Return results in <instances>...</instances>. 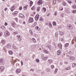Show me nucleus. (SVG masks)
<instances>
[{
  "mask_svg": "<svg viewBox=\"0 0 76 76\" xmlns=\"http://www.w3.org/2000/svg\"><path fill=\"white\" fill-rule=\"evenodd\" d=\"M69 43H67L65 44L64 45L65 47H67L69 46Z\"/></svg>",
  "mask_w": 76,
  "mask_h": 76,
  "instance_id": "obj_27",
  "label": "nucleus"
},
{
  "mask_svg": "<svg viewBox=\"0 0 76 76\" xmlns=\"http://www.w3.org/2000/svg\"><path fill=\"white\" fill-rule=\"evenodd\" d=\"M48 62L49 64H51V63H53V60L51 59H49L48 60Z\"/></svg>",
  "mask_w": 76,
  "mask_h": 76,
  "instance_id": "obj_14",
  "label": "nucleus"
},
{
  "mask_svg": "<svg viewBox=\"0 0 76 76\" xmlns=\"http://www.w3.org/2000/svg\"><path fill=\"white\" fill-rule=\"evenodd\" d=\"M61 17H63L64 16V15H63V14H61Z\"/></svg>",
  "mask_w": 76,
  "mask_h": 76,
  "instance_id": "obj_60",
  "label": "nucleus"
},
{
  "mask_svg": "<svg viewBox=\"0 0 76 76\" xmlns=\"http://www.w3.org/2000/svg\"><path fill=\"white\" fill-rule=\"evenodd\" d=\"M7 10V7H6L4 9V11H5L6 12V10Z\"/></svg>",
  "mask_w": 76,
  "mask_h": 76,
  "instance_id": "obj_56",
  "label": "nucleus"
},
{
  "mask_svg": "<svg viewBox=\"0 0 76 76\" xmlns=\"http://www.w3.org/2000/svg\"><path fill=\"white\" fill-rule=\"evenodd\" d=\"M72 13H76V10H73L72 12Z\"/></svg>",
  "mask_w": 76,
  "mask_h": 76,
  "instance_id": "obj_54",
  "label": "nucleus"
},
{
  "mask_svg": "<svg viewBox=\"0 0 76 76\" xmlns=\"http://www.w3.org/2000/svg\"><path fill=\"white\" fill-rule=\"evenodd\" d=\"M43 11H44V12H45V11H46V8H43Z\"/></svg>",
  "mask_w": 76,
  "mask_h": 76,
  "instance_id": "obj_39",
  "label": "nucleus"
},
{
  "mask_svg": "<svg viewBox=\"0 0 76 76\" xmlns=\"http://www.w3.org/2000/svg\"><path fill=\"white\" fill-rule=\"evenodd\" d=\"M35 29H37V31H40V28H39L38 26H36Z\"/></svg>",
  "mask_w": 76,
  "mask_h": 76,
  "instance_id": "obj_24",
  "label": "nucleus"
},
{
  "mask_svg": "<svg viewBox=\"0 0 76 76\" xmlns=\"http://www.w3.org/2000/svg\"><path fill=\"white\" fill-rule=\"evenodd\" d=\"M10 34L9 32H8L7 31H6L4 34V35L6 37H7V36H9V35H10Z\"/></svg>",
  "mask_w": 76,
  "mask_h": 76,
  "instance_id": "obj_1",
  "label": "nucleus"
},
{
  "mask_svg": "<svg viewBox=\"0 0 76 76\" xmlns=\"http://www.w3.org/2000/svg\"><path fill=\"white\" fill-rule=\"evenodd\" d=\"M13 47L14 50H18V48L16 47V46L15 45H13Z\"/></svg>",
  "mask_w": 76,
  "mask_h": 76,
  "instance_id": "obj_15",
  "label": "nucleus"
},
{
  "mask_svg": "<svg viewBox=\"0 0 76 76\" xmlns=\"http://www.w3.org/2000/svg\"><path fill=\"white\" fill-rule=\"evenodd\" d=\"M32 40L34 42H36V40H35V39L34 38H32Z\"/></svg>",
  "mask_w": 76,
  "mask_h": 76,
  "instance_id": "obj_43",
  "label": "nucleus"
},
{
  "mask_svg": "<svg viewBox=\"0 0 76 76\" xmlns=\"http://www.w3.org/2000/svg\"><path fill=\"white\" fill-rule=\"evenodd\" d=\"M73 1V2L75 3H76V0H72Z\"/></svg>",
  "mask_w": 76,
  "mask_h": 76,
  "instance_id": "obj_59",
  "label": "nucleus"
},
{
  "mask_svg": "<svg viewBox=\"0 0 76 76\" xmlns=\"http://www.w3.org/2000/svg\"><path fill=\"white\" fill-rule=\"evenodd\" d=\"M44 52L45 53H48V51L47 50H44Z\"/></svg>",
  "mask_w": 76,
  "mask_h": 76,
  "instance_id": "obj_46",
  "label": "nucleus"
},
{
  "mask_svg": "<svg viewBox=\"0 0 76 76\" xmlns=\"http://www.w3.org/2000/svg\"><path fill=\"white\" fill-rule=\"evenodd\" d=\"M58 46L59 47V48H61V49H62V45L61 44H59L58 45Z\"/></svg>",
  "mask_w": 76,
  "mask_h": 76,
  "instance_id": "obj_32",
  "label": "nucleus"
},
{
  "mask_svg": "<svg viewBox=\"0 0 76 76\" xmlns=\"http://www.w3.org/2000/svg\"><path fill=\"white\" fill-rule=\"evenodd\" d=\"M53 25L56 26V23L54 21L53 22Z\"/></svg>",
  "mask_w": 76,
  "mask_h": 76,
  "instance_id": "obj_42",
  "label": "nucleus"
},
{
  "mask_svg": "<svg viewBox=\"0 0 76 76\" xmlns=\"http://www.w3.org/2000/svg\"><path fill=\"white\" fill-rule=\"evenodd\" d=\"M57 54L59 56H60L61 54V51L60 50H59L57 51Z\"/></svg>",
  "mask_w": 76,
  "mask_h": 76,
  "instance_id": "obj_12",
  "label": "nucleus"
},
{
  "mask_svg": "<svg viewBox=\"0 0 76 76\" xmlns=\"http://www.w3.org/2000/svg\"><path fill=\"white\" fill-rule=\"evenodd\" d=\"M35 6H33L32 8H31V10H35Z\"/></svg>",
  "mask_w": 76,
  "mask_h": 76,
  "instance_id": "obj_33",
  "label": "nucleus"
},
{
  "mask_svg": "<svg viewBox=\"0 0 76 76\" xmlns=\"http://www.w3.org/2000/svg\"><path fill=\"white\" fill-rule=\"evenodd\" d=\"M39 20L40 21H42L43 20V19L42 18V17H40V18L39 19Z\"/></svg>",
  "mask_w": 76,
  "mask_h": 76,
  "instance_id": "obj_35",
  "label": "nucleus"
},
{
  "mask_svg": "<svg viewBox=\"0 0 76 76\" xmlns=\"http://www.w3.org/2000/svg\"><path fill=\"white\" fill-rule=\"evenodd\" d=\"M34 22L33 18H32L30 17L28 20L29 23H31V22Z\"/></svg>",
  "mask_w": 76,
  "mask_h": 76,
  "instance_id": "obj_4",
  "label": "nucleus"
},
{
  "mask_svg": "<svg viewBox=\"0 0 76 76\" xmlns=\"http://www.w3.org/2000/svg\"><path fill=\"white\" fill-rule=\"evenodd\" d=\"M7 48H8V49H10L11 48V45L10 44H8L7 45Z\"/></svg>",
  "mask_w": 76,
  "mask_h": 76,
  "instance_id": "obj_7",
  "label": "nucleus"
},
{
  "mask_svg": "<svg viewBox=\"0 0 76 76\" xmlns=\"http://www.w3.org/2000/svg\"><path fill=\"white\" fill-rule=\"evenodd\" d=\"M46 71H47V72H50V68H47L46 69Z\"/></svg>",
  "mask_w": 76,
  "mask_h": 76,
  "instance_id": "obj_30",
  "label": "nucleus"
},
{
  "mask_svg": "<svg viewBox=\"0 0 76 76\" xmlns=\"http://www.w3.org/2000/svg\"><path fill=\"white\" fill-rule=\"evenodd\" d=\"M48 25H49V26H50V27H51H51H52V25H51V23L50 22L49 23Z\"/></svg>",
  "mask_w": 76,
  "mask_h": 76,
  "instance_id": "obj_38",
  "label": "nucleus"
},
{
  "mask_svg": "<svg viewBox=\"0 0 76 76\" xmlns=\"http://www.w3.org/2000/svg\"><path fill=\"white\" fill-rule=\"evenodd\" d=\"M47 47H48V48L51 50V46L50 45H48Z\"/></svg>",
  "mask_w": 76,
  "mask_h": 76,
  "instance_id": "obj_18",
  "label": "nucleus"
},
{
  "mask_svg": "<svg viewBox=\"0 0 76 76\" xmlns=\"http://www.w3.org/2000/svg\"><path fill=\"white\" fill-rule=\"evenodd\" d=\"M59 32L60 35H63L64 34V32H62V31H59Z\"/></svg>",
  "mask_w": 76,
  "mask_h": 76,
  "instance_id": "obj_26",
  "label": "nucleus"
},
{
  "mask_svg": "<svg viewBox=\"0 0 76 76\" xmlns=\"http://www.w3.org/2000/svg\"><path fill=\"white\" fill-rule=\"evenodd\" d=\"M1 28L3 30H5L6 29V27L4 26H2L1 27Z\"/></svg>",
  "mask_w": 76,
  "mask_h": 76,
  "instance_id": "obj_17",
  "label": "nucleus"
},
{
  "mask_svg": "<svg viewBox=\"0 0 76 76\" xmlns=\"http://www.w3.org/2000/svg\"><path fill=\"white\" fill-rule=\"evenodd\" d=\"M15 22H14V21H12L11 23V26H13V27L14 28H15Z\"/></svg>",
  "mask_w": 76,
  "mask_h": 76,
  "instance_id": "obj_8",
  "label": "nucleus"
},
{
  "mask_svg": "<svg viewBox=\"0 0 76 76\" xmlns=\"http://www.w3.org/2000/svg\"><path fill=\"white\" fill-rule=\"evenodd\" d=\"M55 37H58V33L56 32V33L55 34Z\"/></svg>",
  "mask_w": 76,
  "mask_h": 76,
  "instance_id": "obj_41",
  "label": "nucleus"
},
{
  "mask_svg": "<svg viewBox=\"0 0 76 76\" xmlns=\"http://www.w3.org/2000/svg\"><path fill=\"white\" fill-rule=\"evenodd\" d=\"M20 72V69H17L16 72L17 73H19Z\"/></svg>",
  "mask_w": 76,
  "mask_h": 76,
  "instance_id": "obj_19",
  "label": "nucleus"
},
{
  "mask_svg": "<svg viewBox=\"0 0 76 76\" xmlns=\"http://www.w3.org/2000/svg\"><path fill=\"white\" fill-rule=\"evenodd\" d=\"M39 15L38 14H37L36 15L35 17L36 20H38L39 19Z\"/></svg>",
  "mask_w": 76,
  "mask_h": 76,
  "instance_id": "obj_3",
  "label": "nucleus"
},
{
  "mask_svg": "<svg viewBox=\"0 0 76 76\" xmlns=\"http://www.w3.org/2000/svg\"><path fill=\"white\" fill-rule=\"evenodd\" d=\"M43 3L42 1V0H39L38 2L37 3L38 4L40 5V4H42Z\"/></svg>",
  "mask_w": 76,
  "mask_h": 76,
  "instance_id": "obj_6",
  "label": "nucleus"
},
{
  "mask_svg": "<svg viewBox=\"0 0 76 76\" xmlns=\"http://www.w3.org/2000/svg\"><path fill=\"white\" fill-rule=\"evenodd\" d=\"M22 9V6L20 7L19 8L20 10H21Z\"/></svg>",
  "mask_w": 76,
  "mask_h": 76,
  "instance_id": "obj_48",
  "label": "nucleus"
},
{
  "mask_svg": "<svg viewBox=\"0 0 76 76\" xmlns=\"http://www.w3.org/2000/svg\"><path fill=\"white\" fill-rule=\"evenodd\" d=\"M67 27L68 28H69L70 29H73V26L71 24H68Z\"/></svg>",
  "mask_w": 76,
  "mask_h": 76,
  "instance_id": "obj_2",
  "label": "nucleus"
},
{
  "mask_svg": "<svg viewBox=\"0 0 76 76\" xmlns=\"http://www.w3.org/2000/svg\"><path fill=\"white\" fill-rule=\"evenodd\" d=\"M3 62V58L0 59V63H2Z\"/></svg>",
  "mask_w": 76,
  "mask_h": 76,
  "instance_id": "obj_31",
  "label": "nucleus"
},
{
  "mask_svg": "<svg viewBox=\"0 0 76 76\" xmlns=\"http://www.w3.org/2000/svg\"><path fill=\"white\" fill-rule=\"evenodd\" d=\"M5 26H7V23L5 22L4 24Z\"/></svg>",
  "mask_w": 76,
  "mask_h": 76,
  "instance_id": "obj_57",
  "label": "nucleus"
},
{
  "mask_svg": "<svg viewBox=\"0 0 76 76\" xmlns=\"http://www.w3.org/2000/svg\"><path fill=\"white\" fill-rule=\"evenodd\" d=\"M56 0H53V4H56Z\"/></svg>",
  "mask_w": 76,
  "mask_h": 76,
  "instance_id": "obj_45",
  "label": "nucleus"
},
{
  "mask_svg": "<svg viewBox=\"0 0 76 76\" xmlns=\"http://www.w3.org/2000/svg\"><path fill=\"white\" fill-rule=\"evenodd\" d=\"M10 10L12 12H13V11L15 10V6H13L11 7Z\"/></svg>",
  "mask_w": 76,
  "mask_h": 76,
  "instance_id": "obj_11",
  "label": "nucleus"
},
{
  "mask_svg": "<svg viewBox=\"0 0 76 76\" xmlns=\"http://www.w3.org/2000/svg\"><path fill=\"white\" fill-rule=\"evenodd\" d=\"M30 6H31L32 4H33V2L32 1H31L30 2Z\"/></svg>",
  "mask_w": 76,
  "mask_h": 76,
  "instance_id": "obj_36",
  "label": "nucleus"
},
{
  "mask_svg": "<svg viewBox=\"0 0 76 76\" xmlns=\"http://www.w3.org/2000/svg\"><path fill=\"white\" fill-rule=\"evenodd\" d=\"M47 57H44L43 58V60H47Z\"/></svg>",
  "mask_w": 76,
  "mask_h": 76,
  "instance_id": "obj_51",
  "label": "nucleus"
},
{
  "mask_svg": "<svg viewBox=\"0 0 76 76\" xmlns=\"http://www.w3.org/2000/svg\"><path fill=\"white\" fill-rule=\"evenodd\" d=\"M51 69H54V66L53 65H52L51 66Z\"/></svg>",
  "mask_w": 76,
  "mask_h": 76,
  "instance_id": "obj_47",
  "label": "nucleus"
},
{
  "mask_svg": "<svg viewBox=\"0 0 76 76\" xmlns=\"http://www.w3.org/2000/svg\"><path fill=\"white\" fill-rule=\"evenodd\" d=\"M70 59H71L72 60H75V57H70L69 58Z\"/></svg>",
  "mask_w": 76,
  "mask_h": 76,
  "instance_id": "obj_25",
  "label": "nucleus"
},
{
  "mask_svg": "<svg viewBox=\"0 0 76 76\" xmlns=\"http://www.w3.org/2000/svg\"><path fill=\"white\" fill-rule=\"evenodd\" d=\"M2 35V32H0V37H1Z\"/></svg>",
  "mask_w": 76,
  "mask_h": 76,
  "instance_id": "obj_61",
  "label": "nucleus"
},
{
  "mask_svg": "<svg viewBox=\"0 0 76 76\" xmlns=\"http://www.w3.org/2000/svg\"><path fill=\"white\" fill-rule=\"evenodd\" d=\"M1 42L2 44H5V41H4V40H1Z\"/></svg>",
  "mask_w": 76,
  "mask_h": 76,
  "instance_id": "obj_28",
  "label": "nucleus"
},
{
  "mask_svg": "<svg viewBox=\"0 0 76 76\" xmlns=\"http://www.w3.org/2000/svg\"><path fill=\"white\" fill-rule=\"evenodd\" d=\"M19 17H20V18H25V16L22 14H19Z\"/></svg>",
  "mask_w": 76,
  "mask_h": 76,
  "instance_id": "obj_5",
  "label": "nucleus"
},
{
  "mask_svg": "<svg viewBox=\"0 0 76 76\" xmlns=\"http://www.w3.org/2000/svg\"><path fill=\"white\" fill-rule=\"evenodd\" d=\"M18 19L17 18H15V20L16 22H18Z\"/></svg>",
  "mask_w": 76,
  "mask_h": 76,
  "instance_id": "obj_58",
  "label": "nucleus"
},
{
  "mask_svg": "<svg viewBox=\"0 0 76 76\" xmlns=\"http://www.w3.org/2000/svg\"><path fill=\"white\" fill-rule=\"evenodd\" d=\"M18 34V31H15L13 33V35H17Z\"/></svg>",
  "mask_w": 76,
  "mask_h": 76,
  "instance_id": "obj_29",
  "label": "nucleus"
},
{
  "mask_svg": "<svg viewBox=\"0 0 76 76\" xmlns=\"http://www.w3.org/2000/svg\"><path fill=\"white\" fill-rule=\"evenodd\" d=\"M18 14V12L17 11H15L14 12H13L12 13V14L13 15H14L15 16V15H16L17 14Z\"/></svg>",
  "mask_w": 76,
  "mask_h": 76,
  "instance_id": "obj_20",
  "label": "nucleus"
},
{
  "mask_svg": "<svg viewBox=\"0 0 76 76\" xmlns=\"http://www.w3.org/2000/svg\"><path fill=\"white\" fill-rule=\"evenodd\" d=\"M68 3H69V4H70V3H72V2L71 1H68Z\"/></svg>",
  "mask_w": 76,
  "mask_h": 76,
  "instance_id": "obj_55",
  "label": "nucleus"
},
{
  "mask_svg": "<svg viewBox=\"0 0 76 76\" xmlns=\"http://www.w3.org/2000/svg\"><path fill=\"white\" fill-rule=\"evenodd\" d=\"M28 6V5H27L26 6H25L23 7V9L24 10H26L27 9V7Z\"/></svg>",
  "mask_w": 76,
  "mask_h": 76,
  "instance_id": "obj_23",
  "label": "nucleus"
},
{
  "mask_svg": "<svg viewBox=\"0 0 76 76\" xmlns=\"http://www.w3.org/2000/svg\"><path fill=\"white\" fill-rule=\"evenodd\" d=\"M30 71H32V72H34V69H31L30 70Z\"/></svg>",
  "mask_w": 76,
  "mask_h": 76,
  "instance_id": "obj_64",
  "label": "nucleus"
},
{
  "mask_svg": "<svg viewBox=\"0 0 76 76\" xmlns=\"http://www.w3.org/2000/svg\"><path fill=\"white\" fill-rule=\"evenodd\" d=\"M71 69L70 66H68L66 67V68L64 69L65 70H69Z\"/></svg>",
  "mask_w": 76,
  "mask_h": 76,
  "instance_id": "obj_10",
  "label": "nucleus"
},
{
  "mask_svg": "<svg viewBox=\"0 0 76 76\" xmlns=\"http://www.w3.org/2000/svg\"><path fill=\"white\" fill-rule=\"evenodd\" d=\"M62 4L63 6H65L66 5V3L65 2H63Z\"/></svg>",
  "mask_w": 76,
  "mask_h": 76,
  "instance_id": "obj_34",
  "label": "nucleus"
},
{
  "mask_svg": "<svg viewBox=\"0 0 76 76\" xmlns=\"http://www.w3.org/2000/svg\"><path fill=\"white\" fill-rule=\"evenodd\" d=\"M21 65L22 66H23V61H21Z\"/></svg>",
  "mask_w": 76,
  "mask_h": 76,
  "instance_id": "obj_53",
  "label": "nucleus"
},
{
  "mask_svg": "<svg viewBox=\"0 0 76 76\" xmlns=\"http://www.w3.org/2000/svg\"><path fill=\"white\" fill-rule=\"evenodd\" d=\"M17 38H18V40H19V41H21L22 40V39L20 38L19 35H17Z\"/></svg>",
  "mask_w": 76,
  "mask_h": 76,
  "instance_id": "obj_9",
  "label": "nucleus"
},
{
  "mask_svg": "<svg viewBox=\"0 0 76 76\" xmlns=\"http://www.w3.org/2000/svg\"><path fill=\"white\" fill-rule=\"evenodd\" d=\"M40 9H41V7H37V12H39V10H40Z\"/></svg>",
  "mask_w": 76,
  "mask_h": 76,
  "instance_id": "obj_37",
  "label": "nucleus"
},
{
  "mask_svg": "<svg viewBox=\"0 0 76 76\" xmlns=\"http://www.w3.org/2000/svg\"><path fill=\"white\" fill-rule=\"evenodd\" d=\"M36 61L37 63H38V62H39V59H36Z\"/></svg>",
  "mask_w": 76,
  "mask_h": 76,
  "instance_id": "obj_50",
  "label": "nucleus"
},
{
  "mask_svg": "<svg viewBox=\"0 0 76 76\" xmlns=\"http://www.w3.org/2000/svg\"><path fill=\"white\" fill-rule=\"evenodd\" d=\"M9 53L10 55H12L13 54V51L10 50L9 51Z\"/></svg>",
  "mask_w": 76,
  "mask_h": 76,
  "instance_id": "obj_16",
  "label": "nucleus"
},
{
  "mask_svg": "<svg viewBox=\"0 0 76 76\" xmlns=\"http://www.w3.org/2000/svg\"><path fill=\"white\" fill-rule=\"evenodd\" d=\"M58 71V69L56 68L54 72V74H56Z\"/></svg>",
  "mask_w": 76,
  "mask_h": 76,
  "instance_id": "obj_22",
  "label": "nucleus"
},
{
  "mask_svg": "<svg viewBox=\"0 0 76 76\" xmlns=\"http://www.w3.org/2000/svg\"><path fill=\"white\" fill-rule=\"evenodd\" d=\"M30 32L31 35H33V33L32 32V31L31 30H30Z\"/></svg>",
  "mask_w": 76,
  "mask_h": 76,
  "instance_id": "obj_40",
  "label": "nucleus"
},
{
  "mask_svg": "<svg viewBox=\"0 0 76 76\" xmlns=\"http://www.w3.org/2000/svg\"><path fill=\"white\" fill-rule=\"evenodd\" d=\"M9 29L10 30V31H12L13 30V29L12 28H9Z\"/></svg>",
  "mask_w": 76,
  "mask_h": 76,
  "instance_id": "obj_52",
  "label": "nucleus"
},
{
  "mask_svg": "<svg viewBox=\"0 0 76 76\" xmlns=\"http://www.w3.org/2000/svg\"><path fill=\"white\" fill-rule=\"evenodd\" d=\"M76 66V64H72V67H75Z\"/></svg>",
  "mask_w": 76,
  "mask_h": 76,
  "instance_id": "obj_44",
  "label": "nucleus"
},
{
  "mask_svg": "<svg viewBox=\"0 0 76 76\" xmlns=\"http://www.w3.org/2000/svg\"><path fill=\"white\" fill-rule=\"evenodd\" d=\"M37 22H35L31 26L32 27H34L37 25Z\"/></svg>",
  "mask_w": 76,
  "mask_h": 76,
  "instance_id": "obj_13",
  "label": "nucleus"
},
{
  "mask_svg": "<svg viewBox=\"0 0 76 76\" xmlns=\"http://www.w3.org/2000/svg\"><path fill=\"white\" fill-rule=\"evenodd\" d=\"M54 15L55 16H56L57 15V12H55V13L54 14Z\"/></svg>",
  "mask_w": 76,
  "mask_h": 76,
  "instance_id": "obj_62",
  "label": "nucleus"
},
{
  "mask_svg": "<svg viewBox=\"0 0 76 76\" xmlns=\"http://www.w3.org/2000/svg\"><path fill=\"white\" fill-rule=\"evenodd\" d=\"M0 70L1 72H3L4 70V67L2 66H1L0 68Z\"/></svg>",
  "mask_w": 76,
  "mask_h": 76,
  "instance_id": "obj_21",
  "label": "nucleus"
},
{
  "mask_svg": "<svg viewBox=\"0 0 76 76\" xmlns=\"http://www.w3.org/2000/svg\"><path fill=\"white\" fill-rule=\"evenodd\" d=\"M73 9H76V6L75 5H73Z\"/></svg>",
  "mask_w": 76,
  "mask_h": 76,
  "instance_id": "obj_49",
  "label": "nucleus"
},
{
  "mask_svg": "<svg viewBox=\"0 0 76 76\" xmlns=\"http://www.w3.org/2000/svg\"><path fill=\"white\" fill-rule=\"evenodd\" d=\"M64 63L65 64H67V62H64Z\"/></svg>",
  "mask_w": 76,
  "mask_h": 76,
  "instance_id": "obj_63",
  "label": "nucleus"
}]
</instances>
